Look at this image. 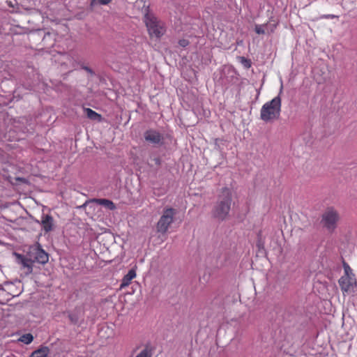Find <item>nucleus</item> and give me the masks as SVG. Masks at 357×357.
<instances>
[{
    "label": "nucleus",
    "instance_id": "13",
    "mask_svg": "<svg viewBox=\"0 0 357 357\" xmlns=\"http://www.w3.org/2000/svg\"><path fill=\"white\" fill-rule=\"evenodd\" d=\"M136 277V272L134 269H130L128 273L123 277L120 288L123 289L129 285L130 281Z\"/></svg>",
    "mask_w": 357,
    "mask_h": 357
},
{
    "label": "nucleus",
    "instance_id": "7",
    "mask_svg": "<svg viewBox=\"0 0 357 357\" xmlns=\"http://www.w3.org/2000/svg\"><path fill=\"white\" fill-rule=\"evenodd\" d=\"M28 255L31 257L33 262L41 264H46L49 260L48 254L39 245L31 247Z\"/></svg>",
    "mask_w": 357,
    "mask_h": 357
},
{
    "label": "nucleus",
    "instance_id": "17",
    "mask_svg": "<svg viewBox=\"0 0 357 357\" xmlns=\"http://www.w3.org/2000/svg\"><path fill=\"white\" fill-rule=\"evenodd\" d=\"M267 24H256L255 26V31L259 35L264 34L266 33V29H267Z\"/></svg>",
    "mask_w": 357,
    "mask_h": 357
},
{
    "label": "nucleus",
    "instance_id": "6",
    "mask_svg": "<svg viewBox=\"0 0 357 357\" xmlns=\"http://www.w3.org/2000/svg\"><path fill=\"white\" fill-rule=\"evenodd\" d=\"M144 138L146 142L153 146H160L164 144L163 135L155 129H148L144 132Z\"/></svg>",
    "mask_w": 357,
    "mask_h": 357
},
{
    "label": "nucleus",
    "instance_id": "10",
    "mask_svg": "<svg viewBox=\"0 0 357 357\" xmlns=\"http://www.w3.org/2000/svg\"><path fill=\"white\" fill-rule=\"evenodd\" d=\"M17 258L20 260V264L24 267L26 268L27 272L26 273H31L33 271V264L34 263L31 257H29L28 255L26 257H24L22 255L16 254Z\"/></svg>",
    "mask_w": 357,
    "mask_h": 357
},
{
    "label": "nucleus",
    "instance_id": "2",
    "mask_svg": "<svg viewBox=\"0 0 357 357\" xmlns=\"http://www.w3.org/2000/svg\"><path fill=\"white\" fill-rule=\"evenodd\" d=\"M281 86L280 93L282 92ZM281 112V98L280 95L266 102L260 111V118L265 122H270L279 119Z\"/></svg>",
    "mask_w": 357,
    "mask_h": 357
},
{
    "label": "nucleus",
    "instance_id": "3",
    "mask_svg": "<svg viewBox=\"0 0 357 357\" xmlns=\"http://www.w3.org/2000/svg\"><path fill=\"white\" fill-rule=\"evenodd\" d=\"M144 22L151 37L159 38L165 34L166 29L164 24L155 16L146 14Z\"/></svg>",
    "mask_w": 357,
    "mask_h": 357
},
{
    "label": "nucleus",
    "instance_id": "21",
    "mask_svg": "<svg viewBox=\"0 0 357 357\" xmlns=\"http://www.w3.org/2000/svg\"><path fill=\"white\" fill-rule=\"evenodd\" d=\"M178 44L181 47H185L189 45V41L186 39L179 40Z\"/></svg>",
    "mask_w": 357,
    "mask_h": 357
},
{
    "label": "nucleus",
    "instance_id": "25",
    "mask_svg": "<svg viewBox=\"0 0 357 357\" xmlns=\"http://www.w3.org/2000/svg\"><path fill=\"white\" fill-rule=\"evenodd\" d=\"M257 245L259 248H261L262 246V243L261 242L260 240L258 241V243H257Z\"/></svg>",
    "mask_w": 357,
    "mask_h": 357
},
{
    "label": "nucleus",
    "instance_id": "24",
    "mask_svg": "<svg viewBox=\"0 0 357 357\" xmlns=\"http://www.w3.org/2000/svg\"><path fill=\"white\" fill-rule=\"evenodd\" d=\"M321 17L325 19H334L335 17H337V16L335 15H324Z\"/></svg>",
    "mask_w": 357,
    "mask_h": 357
},
{
    "label": "nucleus",
    "instance_id": "1",
    "mask_svg": "<svg viewBox=\"0 0 357 357\" xmlns=\"http://www.w3.org/2000/svg\"><path fill=\"white\" fill-rule=\"evenodd\" d=\"M232 192L227 187L222 188L211 210V216L219 222H223L230 217Z\"/></svg>",
    "mask_w": 357,
    "mask_h": 357
},
{
    "label": "nucleus",
    "instance_id": "9",
    "mask_svg": "<svg viewBox=\"0 0 357 357\" xmlns=\"http://www.w3.org/2000/svg\"><path fill=\"white\" fill-rule=\"evenodd\" d=\"M338 282L341 290L343 292L350 291L351 289L353 287V285L356 284L355 279L352 278L351 275H342L339 279Z\"/></svg>",
    "mask_w": 357,
    "mask_h": 357
},
{
    "label": "nucleus",
    "instance_id": "23",
    "mask_svg": "<svg viewBox=\"0 0 357 357\" xmlns=\"http://www.w3.org/2000/svg\"><path fill=\"white\" fill-rule=\"evenodd\" d=\"M242 62L244 64V66L247 68L250 67V61L249 60L245 59L244 57H241Z\"/></svg>",
    "mask_w": 357,
    "mask_h": 357
},
{
    "label": "nucleus",
    "instance_id": "4",
    "mask_svg": "<svg viewBox=\"0 0 357 357\" xmlns=\"http://www.w3.org/2000/svg\"><path fill=\"white\" fill-rule=\"evenodd\" d=\"M177 211L173 208H165L162 215L160 216L156 225L157 232L164 234H165L171 224L174 222Z\"/></svg>",
    "mask_w": 357,
    "mask_h": 357
},
{
    "label": "nucleus",
    "instance_id": "12",
    "mask_svg": "<svg viewBox=\"0 0 357 357\" xmlns=\"http://www.w3.org/2000/svg\"><path fill=\"white\" fill-rule=\"evenodd\" d=\"M51 348L46 346H42L38 349L33 351L30 357H47L50 353Z\"/></svg>",
    "mask_w": 357,
    "mask_h": 357
},
{
    "label": "nucleus",
    "instance_id": "11",
    "mask_svg": "<svg viewBox=\"0 0 357 357\" xmlns=\"http://www.w3.org/2000/svg\"><path fill=\"white\" fill-rule=\"evenodd\" d=\"M92 202L98 204L100 206H104L105 208L109 210H114L116 208V206L113 202L107 199H93L91 200Z\"/></svg>",
    "mask_w": 357,
    "mask_h": 357
},
{
    "label": "nucleus",
    "instance_id": "19",
    "mask_svg": "<svg viewBox=\"0 0 357 357\" xmlns=\"http://www.w3.org/2000/svg\"><path fill=\"white\" fill-rule=\"evenodd\" d=\"M112 0H91L90 6H95L96 5H107Z\"/></svg>",
    "mask_w": 357,
    "mask_h": 357
},
{
    "label": "nucleus",
    "instance_id": "22",
    "mask_svg": "<svg viewBox=\"0 0 357 357\" xmlns=\"http://www.w3.org/2000/svg\"><path fill=\"white\" fill-rule=\"evenodd\" d=\"M82 68L83 70H86L87 73H89L90 75H95L94 71H93L91 68H90L89 67H88V66H82Z\"/></svg>",
    "mask_w": 357,
    "mask_h": 357
},
{
    "label": "nucleus",
    "instance_id": "5",
    "mask_svg": "<svg viewBox=\"0 0 357 357\" xmlns=\"http://www.w3.org/2000/svg\"><path fill=\"white\" fill-rule=\"evenodd\" d=\"M340 219L338 212L333 207L326 209L321 216V223L329 231H333L337 227V222Z\"/></svg>",
    "mask_w": 357,
    "mask_h": 357
},
{
    "label": "nucleus",
    "instance_id": "8",
    "mask_svg": "<svg viewBox=\"0 0 357 357\" xmlns=\"http://www.w3.org/2000/svg\"><path fill=\"white\" fill-rule=\"evenodd\" d=\"M37 222L41 225L42 229L45 233H49L53 231L55 227L53 217L48 214H43L41 221Z\"/></svg>",
    "mask_w": 357,
    "mask_h": 357
},
{
    "label": "nucleus",
    "instance_id": "16",
    "mask_svg": "<svg viewBox=\"0 0 357 357\" xmlns=\"http://www.w3.org/2000/svg\"><path fill=\"white\" fill-rule=\"evenodd\" d=\"M68 318L71 324L76 325L79 323V317L77 312H73L68 314Z\"/></svg>",
    "mask_w": 357,
    "mask_h": 357
},
{
    "label": "nucleus",
    "instance_id": "20",
    "mask_svg": "<svg viewBox=\"0 0 357 357\" xmlns=\"http://www.w3.org/2000/svg\"><path fill=\"white\" fill-rule=\"evenodd\" d=\"M344 275H350V274H351V269L349 267V266L346 263H344Z\"/></svg>",
    "mask_w": 357,
    "mask_h": 357
},
{
    "label": "nucleus",
    "instance_id": "14",
    "mask_svg": "<svg viewBox=\"0 0 357 357\" xmlns=\"http://www.w3.org/2000/svg\"><path fill=\"white\" fill-rule=\"evenodd\" d=\"M85 111L86 116L89 119L97 121H100L102 120V116L96 112L95 111H93V109L90 108H86Z\"/></svg>",
    "mask_w": 357,
    "mask_h": 357
},
{
    "label": "nucleus",
    "instance_id": "18",
    "mask_svg": "<svg viewBox=\"0 0 357 357\" xmlns=\"http://www.w3.org/2000/svg\"><path fill=\"white\" fill-rule=\"evenodd\" d=\"M152 352L149 347H145L135 357H151Z\"/></svg>",
    "mask_w": 357,
    "mask_h": 357
},
{
    "label": "nucleus",
    "instance_id": "15",
    "mask_svg": "<svg viewBox=\"0 0 357 357\" xmlns=\"http://www.w3.org/2000/svg\"><path fill=\"white\" fill-rule=\"evenodd\" d=\"M33 337L31 333L24 334L22 335L19 339L20 341L26 344H30L33 341Z\"/></svg>",
    "mask_w": 357,
    "mask_h": 357
}]
</instances>
